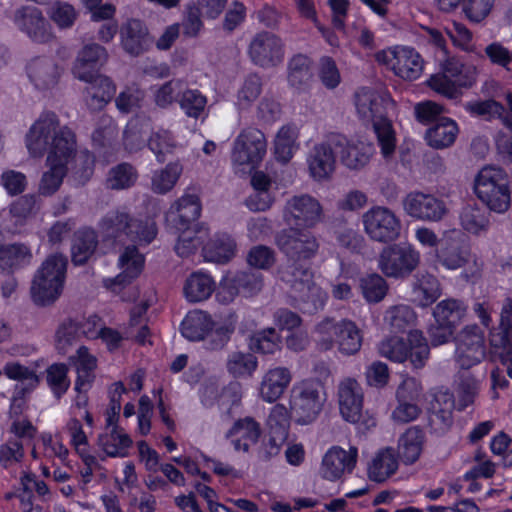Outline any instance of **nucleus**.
I'll use <instances>...</instances> for the list:
<instances>
[{
  "label": "nucleus",
  "mask_w": 512,
  "mask_h": 512,
  "mask_svg": "<svg viewBox=\"0 0 512 512\" xmlns=\"http://www.w3.org/2000/svg\"><path fill=\"white\" fill-rule=\"evenodd\" d=\"M81 335L78 322L72 319L65 320L56 331V348L65 355L71 347L77 344Z\"/></svg>",
  "instance_id": "obj_56"
},
{
  "label": "nucleus",
  "mask_w": 512,
  "mask_h": 512,
  "mask_svg": "<svg viewBox=\"0 0 512 512\" xmlns=\"http://www.w3.org/2000/svg\"><path fill=\"white\" fill-rule=\"evenodd\" d=\"M67 257L56 253L48 256L37 270L31 286V297L35 304L47 306L60 296L66 276Z\"/></svg>",
  "instance_id": "obj_2"
},
{
  "label": "nucleus",
  "mask_w": 512,
  "mask_h": 512,
  "mask_svg": "<svg viewBox=\"0 0 512 512\" xmlns=\"http://www.w3.org/2000/svg\"><path fill=\"white\" fill-rule=\"evenodd\" d=\"M297 130H278L274 139V154L278 161L288 163L299 148Z\"/></svg>",
  "instance_id": "obj_51"
},
{
  "label": "nucleus",
  "mask_w": 512,
  "mask_h": 512,
  "mask_svg": "<svg viewBox=\"0 0 512 512\" xmlns=\"http://www.w3.org/2000/svg\"><path fill=\"white\" fill-rule=\"evenodd\" d=\"M337 397L339 411L345 421L357 425L362 432L376 425L375 419L363 412V390L356 379H342L338 384Z\"/></svg>",
  "instance_id": "obj_8"
},
{
  "label": "nucleus",
  "mask_w": 512,
  "mask_h": 512,
  "mask_svg": "<svg viewBox=\"0 0 512 512\" xmlns=\"http://www.w3.org/2000/svg\"><path fill=\"white\" fill-rule=\"evenodd\" d=\"M278 249L288 261L305 262L314 258L320 244L317 237L308 229L288 227L282 229L275 238Z\"/></svg>",
  "instance_id": "obj_9"
},
{
  "label": "nucleus",
  "mask_w": 512,
  "mask_h": 512,
  "mask_svg": "<svg viewBox=\"0 0 512 512\" xmlns=\"http://www.w3.org/2000/svg\"><path fill=\"white\" fill-rule=\"evenodd\" d=\"M216 283L207 273L196 271L185 281L183 292L187 301L197 303L207 300L215 291Z\"/></svg>",
  "instance_id": "obj_33"
},
{
  "label": "nucleus",
  "mask_w": 512,
  "mask_h": 512,
  "mask_svg": "<svg viewBox=\"0 0 512 512\" xmlns=\"http://www.w3.org/2000/svg\"><path fill=\"white\" fill-rule=\"evenodd\" d=\"M137 178V170L131 164L123 162L109 170L105 184L110 190H124L132 187Z\"/></svg>",
  "instance_id": "obj_47"
},
{
  "label": "nucleus",
  "mask_w": 512,
  "mask_h": 512,
  "mask_svg": "<svg viewBox=\"0 0 512 512\" xmlns=\"http://www.w3.org/2000/svg\"><path fill=\"white\" fill-rule=\"evenodd\" d=\"M456 341V361L460 368L468 370L485 358V335L479 326H465L458 334Z\"/></svg>",
  "instance_id": "obj_14"
},
{
  "label": "nucleus",
  "mask_w": 512,
  "mask_h": 512,
  "mask_svg": "<svg viewBox=\"0 0 512 512\" xmlns=\"http://www.w3.org/2000/svg\"><path fill=\"white\" fill-rule=\"evenodd\" d=\"M414 301L420 306L427 307L434 303L441 295L439 280L428 272H419L415 275L413 283Z\"/></svg>",
  "instance_id": "obj_39"
},
{
  "label": "nucleus",
  "mask_w": 512,
  "mask_h": 512,
  "mask_svg": "<svg viewBox=\"0 0 512 512\" xmlns=\"http://www.w3.org/2000/svg\"><path fill=\"white\" fill-rule=\"evenodd\" d=\"M357 461V448L351 447L345 451L339 447L331 448L324 456L321 466L323 478L335 481L345 472H351Z\"/></svg>",
  "instance_id": "obj_21"
},
{
  "label": "nucleus",
  "mask_w": 512,
  "mask_h": 512,
  "mask_svg": "<svg viewBox=\"0 0 512 512\" xmlns=\"http://www.w3.org/2000/svg\"><path fill=\"white\" fill-rule=\"evenodd\" d=\"M291 379V373L286 367H275L268 370L261 381L260 396L266 402H275L282 396Z\"/></svg>",
  "instance_id": "obj_28"
},
{
  "label": "nucleus",
  "mask_w": 512,
  "mask_h": 512,
  "mask_svg": "<svg viewBox=\"0 0 512 512\" xmlns=\"http://www.w3.org/2000/svg\"><path fill=\"white\" fill-rule=\"evenodd\" d=\"M249 347L254 352L274 354L281 349V337L274 328H266L250 337Z\"/></svg>",
  "instance_id": "obj_50"
},
{
  "label": "nucleus",
  "mask_w": 512,
  "mask_h": 512,
  "mask_svg": "<svg viewBox=\"0 0 512 512\" xmlns=\"http://www.w3.org/2000/svg\"><path fill=\"white\" fill-rule=\"evenodd\" d=\"M424 439V432L419 426H411L401 435L398 443V455L405 464H413L419 459Z\"/></svg>",
  "instance_id": "obj_38"
},
{
  "label": "nucleus",
  "mask_w": 512,
  "mask_h": 512,
  "mask_svg": "<svg viewBox=\"0 0 512 512\" xmlns=\"http://www.w3.org/2000/svg\"><path fill=\"white\" fill-rule=\"evenodd\" d=\"M26 70L30 81L39 90H48L55 87L61 75V70L56 62L46 57L32 59Z\"/></svg>",
  "instance_id": "obj_23"
},
{
  "label": "nucleus",
  "mask_w": 512,
  "mask_h": 512,
  "mask_svg": "<svg viewBox=\"0 0 512 512\" xmlns=\"http://www.w3.org/2000/svg\"><path fill=\"white\" fill-rule=\"evenodd\" d=\"M47 164L49 170L43 174L39 190L43 195H52L59 189L67 173V166L60 164V162Z\"/></svg>",
  "instance_id": "obj_61"
},
{
  "label": "nucleus",
  "mask_w": 512,
  "mask_h": 512,
  "mask_svg": "<svg viewBox=\"0 0 512 512\" xmlns=\"http://www.w3.org/2000/svg\"><path fill=\"white\" fill-rule=\"evenodd\" d=\"M31 260V249L23 243L0 246V270L3 272H14L28 266Z\"/></svg>",
  "instance_id": "obj_35"
},
{
  "label": "nucleus",
  "mask_w": 512,
  "mask_h": 512,
  "mask_svg": "<svg viewBox=\"0 0 512 512\" xmlns=\"http://www.w3.org/2000/svg\"><path fill=\"white\" fill-rule=\"evenodd\" d=\"M111 427L110 432L99 435L98 445L109 457L127 456V449L132 445L131 438L117 425Z\"/></svg>",
  "instance_id": "obj_44"
},
{
  "label": "nucleus",
  "mask_w": 512,
  "mask_h": 512,
  "mask_svg": "<svg viewBox=\"0 0 512 512\" xmlns=\"http://www.w3.org/2000/svg\"><path fill=\"white\" fill-rule=\"evenodd\" d=\"M415 115L418 121L425 126L433 125L432 128H445L453 126L456 122L451 118L442 115V107L434 102L427 101L415 106Z\"/></svg>",
  "instance_id": "obj_46"
},
{
  "label": "nucleus",
  "mask_w": 512,
  "mask_h": 512,
  "mask_svg": "<svg viewBox=\"0 0 512 512\" xmlns=\"http://www.w3.org/2000/svg\"><path fill=\"white\" fill-rule=\"evenodd\" d=\"M70 362L76 367L77 379L75 389L79 393L87 391L94 381V370L97 367V359L91 355L85 346H80L76 354L69 357Z\"/></svg>",
  "instance_id": "obj_30"
},
{
  "label": "nucleus",
  "mask_w": 512,
  "mask_h": 512,
  "mask_svg": "<svg viewBox=\"0 0 512 512\" xmlns=\"http://www.w3.org/2000/svg\"><path fill=\"white\" fill-rule=\"evenodd\" d=\"M460 223L467 232L479 234L488 229L489 214L476 205H466L460 213Z\"/></svg>",
  "instance_id": "obj_49"
},
{
  "label": "nucleus",
  "mask_w": 512,
  "mask_h": 512,
  "mask_svg": "<svg viewBox=\"0 0 512 512\" xmlns=\"http://www.w3.org/2000/svg\"><path fill=\"white\" fill-rule=\"evenodd\" d=\"M278 276L290 288V294L301 292L313 280V272L305 262L288 261L278 268Z\"/></svg>",
  "instance_id": "obj_32"
},
{
  "label": "nucleus",
  "mask_w": 512,
  "mask_h": 512,
  "mask_svg": "<svg viewBox=\"0 0 512 512\" xmlns=\"http://www.w3.org/2000/svg\"><path fill=\"white\" fill-rule=\"evenodd\" d=\"M68 368L63 363H55L47 369V383L57 399H60L69 388Z\"/></svg>",
  "instance_id": "obj_63"
},
{
  "label": "nucleus",
  "mask_w": 512,
  "mask_h": 512,
  "mask_svg": "<svg viewBox=\"0 0 512 512\" xmlns=\"http://www.w3.org/2000/svg\"><path fill=\"white\" fill-rule=\"evenodd\" d=\"M236 252V242L227 233H217L202 248L206 261L224 264L230 261Z\"/></svg>",
  "instance_id": "obj_31"
},
{
  "label": "nucleus",
  "mask_w": 512,
  "mask_h": 512,
  "mask_svg": "<svg viewBox=\"0 0 512 512\" xmlns=\"http://www.w3.org/2000/svg\"><path fill=\"white\" fill-rule=\"evenodd\" d=\"M326 402L324 386L320 381L306 379L296 384L291 391L290 413L298 425H310L321 414Z\"/></svg>",
  "instance_id": "obj_4"
},
{
  "label": "nucleus",
  "mask_w": 512,
  "mask_h": 512,
  "mask_svg": "<svg viewBox=\"0 0 512 512\" xmlns=\"http://www.w3.org/2000/svg\"><path fill=\"white\" fill-rule=\"evenodd\" d=\"M182 166L179 163H169L160 171L155 172L152 177V190L158 194H165L176 184Z\"/></svg>",
  "instance_id": "obj_55"
},
{
  "label": "nucleus",
  "mask_w": 512,
  "mask_h": 512,
  "mask_svg": "<svg viewBox=\"0 0 512 512\" xmlns=\"http://www.w3.org/2000/svg\"><path fill=\"white\" fill-rule=\"evenodd\" d=\"M258 365L257 358L251 353L234 351L228 355L226 368L234 377L251 376Z\"/></svg>",
  "instance_id": "obj_53"
},
{
  "label": "nucleus",
  "mask_w": 512,
  "mask_h": 512,
  "mask_svg": "<svg viewBox=\"0 0 512 512\" xmlns=\"http://www.w3.org/2000/svg\"><path fill=\"white\" fill-rule=\"evenodd\" d=\"M266 148L267 143L262 130H243L236 138L231 153L234 173L250 174L262 162Z\"/></svg>",
  "instance_id": "obj_6"
},
{
  "label": "nucleus",
  "mask_w": 512,
  "mask_h": 512,
  "mask_svg": "<svg viewBox=\"0 0 512 512\" xmlns=\"http://www.w3.org/2000/svg\"><path fill=\"white\" fill-rule=\"evenodd\" d=\"M121 42L124 50L132 56L145 52L150 44L148 29L143 21L131 18L120 28Z\"/></svg>",
  "instance_id": "obj_22"
},
{
  "label": "nucleus",
  "mask_w": 512,
  "mask_h": 512,
  "mask_svg": "<svg viewBox=\"0 0 512 512\" xmlns=\"http://www.w3.org/2000/svg\"><path fill=\"white\" fill-rule=\"evenodd\" d=\"M290 297L293 300V305L300 311L314 314L324 307L327 294L312 280L304 286L301 292H294L290 294Z\"/></svg>",
  "instance_id": "obj_37"
},
{
  "label": "nucleus",
  "mask_w": 512,
  "mask_h": 512,
  "mask_svg": "<svg viewBox=\"0 0 512 512\" xmlns=\"http://www.w3.org/2000/svg\"><path fill=\"white\" fill-rule=\"evenodd\" d=\"M316 330L322 335L333 334L339 351L344 355H354L361 349L362 332L351 320L342 319L335 322L331 318H326L316 326Z\"/></svg>",
  "instance_id": "obj_16"
},
{
  "label": "nucleus",
  "mask_w": 512,
  "mask_h": 512,
  "mask_svg": "<svg viewBox=\"0 0 512 512\" xmlns=\"http://www.w3.org/2000/svg\"><path fill=\"white\" fill-rule=\"evenodd\" d=\"M474 192L494 212L504 213L511 205L508 175L500 167H483L475 177Z\"/></svg>",
  "instance_id": "obj_3"
},
{
  "label": "nucleus",
  "mask_w": 512,
  "mask_h": 512,
  "mask_svg": "<svg viewBox=\"0 0 512 512\" xmlns=\"http://www.w3.org/2000/svg\"><path fill=\"white\" fill-rule=\"evenodd\" d=\"M179 104L188 117L198 119L204 114L207 99L198 90L187 89L182 92Z\"/></svg>",
  "instance_id": "obj_60"
},
{
  "label": "nucleus",
  "mask_w": 512,
  "mask_h": 512,
  "mask_svg": "<svg viewBox=\"0 0 512 512\" xmlns=\"http://www.w3.org/2000/svg\"><path fill=\"white\" fill-rule=\"evenodd\" d=\"M420 264V253L409 244H393L382 249L378 267L389 278L405 279Z\"/></svg>",
  "instance_id": "obj_10"
},
{
  "label": "nucleus",
  "mask_w": 512,
  "mask_h": 512,
  "mask_svg": "<svg viewBox=\"0 0 512 512\" xmlns=\"http://www.w3.org/2000/svg\"><path fill=\"white\" fill-rule=\"evenodd\" d=\"M107 59L108 53L103 46L96 43L85 45L78 53L72 72L79 80H90L98 74Z\"/></svg>",
  "instance_id": "obj_20"
},
{
  "label": "nucleus",
  "mask_w": 512,
  "mask_h": 512,
  "mask_svg": "<svg viewBox=\"0 0 512 512\" xmlns=\"http://www.w3.org/2000/svg\"><path fill=\"white\" fill-rule=\"evenodd\" d=\"M408 346L403 338L392 336L383 340L378 350L381 356L402 363L408 359Z\"/></svg>",
  "instance_id": "obj_62"
},
{
  "label": "nucleus",
  "mask_w": 512,
  "mask_h": 512,
  "mask_svg": "<svg viewBox=\"0 0 512 512\" xmlns=\"http://www.w3.org/2000/svg\"><path fill=\"white\" fill-rule=\"evenodd\" d=\"M214 322L211 316L202 310L190 311L181 323L182 335L190 341H200L212 331Z\"/></svg>",
  "instance_id": "obj_36"
},
{
  "label": "nucleus",
  "mask_w": 512,
  "mask_h": 512,
  "mask_svg": "<svg viewBox=\"0 0 512 512\" xmlns=\"http://www.w3.org/2000/svg\"><path fill=\"white\" fill-rule=\"evenodd\" d=\"M364 232L374 242L396 241L402 229L400 218L386 206H373L362 214Z\"/></svg>",
  "instance_id": "obj_12"
},
{
  "label": "nucleus",
  "mask_w": 512,
  "mask_h": 512,
  "mask_svg": "<svg viewBox=\"0 0 512 512\" xmlns=\"http://www.w3.org/2000/svg\"><path fill=\"white\" fill-rule=\"evenodd\" d=\"M398 469V460L394 449L384 448L373 458L368 468L369 479L374 482H383L392 476Z\"/></svg>",
  "instance_id": "obj_41"
},
{
  "label": "nucleus",
  "mask_w": 512,
  "mask_h": 512,
  "mask_svg": "<svg viewBox=\"0 0 512 512\" xmlns=\"http://www.w3.org/2000/svg\"><path fill=\"white\" fill-rule=\"evenodd\" d=\"M75 151L76 141L72 130H57V132H53L50 141L47 163L60 162V164L67 166Z\"/></svg>",
  "instance_id": "obj_34"
},
{
  "label": "nucleus",
  "mask_w": 512,
  "mask_h": 512,
  "mask_svg": "<svg viewBox=\"0 0 512 512\" xmlns=\"http://www.w3.org/2000/svg\"><path fill=\"white\" fill-rule=\"evenodd\" d=\"M408 359L414 369H421L425 366L430 349L426 338L420 330H410L408 334Z\"/></svg>",
  "instance_id": "obj_48"
},
{
  "label": "nucleus",
  "mask_w": 512,
  "mask_h": 512,
  "mask_svg": "<svg viewBox=\"0 0 512 512\" xmlns=\"http://www.w3.org/2000/svg\"><path fill=\"white\" fill-rule=\"evenodd\" d=\"M438 261L448 269L465 267V277L476 278L480 276L482 263L471 254L468 248L462 246L454 239H445L441 249L437 252Z\"/></svg>",
  "instance_id": "obj_18"
},
{
  "label": "nucleus",
  "mask_w": 512,
  "mask_h": 512,
  "mask_svg": "<svg viewBox=\"0 0 512 512\" xmlns=\"http://www.w3.org/2000/svg\"><path fill=\"white\" fill-rule=\"evenodd\" d=\"M235 435H239V438L243 439L250 445L256 444L261 435L260 425L251 417L239 419L226 433V438H231Z\"/></svg>",
  "instance_id": "obj_58"
},
{
  "label": "nucleus",
  "mask_w": 512,
  "mask_h": 512,
  "mask_svg": "<svg viewBox=\"0 0 512 512\" xmlns=\"http://www.w3.org/2000/svg\"><path fill=\"white\" fill-rule=\"evenodd\" d=\"M282 217L289 227L311 229L322 221L324 210L317 198L303 193L286 200Z\"/></svg>",
  "instance_id": "obj_11"
},
{
  "label": "nucleus",
  "mask_w": 512,
  "mask_h": 512,
  "mask_svg": "<svg viewBox=\"0 0 512 512\" xmlns=\"http://www.w3.org/2000/svg\"><path fill=\"white\" fill-rule=\"evenodd\" d=\"M291 419L290 409L288 410L283 404H276L271 409L267 419L270 432V453H278L279 446L287 439Z\"/></svg>",
  "instance_id": "obj_27"
},
{
  "label": "nucleus",
  "mask_w": 512,
  "mask_h": 512,
  "mask_svg": "<svg viewBox=\"0 0 512 512\" xmlns=\"http://www.w3.org/2000/svg\"><path fill=\"white\" fill-rule=\"evenodd\" d=\"M313 73L308 57L298 54L288 63V82L297 91H305L310 86Z\"/></svg>",
  "instance_id": "obj_45"
},
{
  "label": "nucleus",
  "mask_w": 512,
  "mask_h": 512,
  "mask_svg": "<svg viewBox=\"0 0 512 512\" xmlns=\"http://www.w3.org/2000/svg\"><path fill=\"white\" fill-rule=\"evenodd\" d=\"M15 26L33 42L44 44L54 39L52 27L42 11L33 5H25L14 11Z\"/></svg>",
  "instance_id": "obj_17"
},
{
  "label": "nucleus",
  "mask_w": 512,
  "mask_h": 512,
  "mask_svg": "<svg viewBox=\"0 0 512 512\" xmlns=\"http://www.w3.org/2000/svg\"><path fill=\"white\" fill-rule=\"evenodd\" d=\"M490 345L492 353L497 356L502 364L512 361V341L509 337V331L499 328L490 333Z\"/></svg>",
  "instance_id": "obj_64"
},
{
  "label": "nucleus",
  "mask_w": 512,
  "mask_h": 512,
  "mask_svg": "<svg viewBox=\"0 0 512 512\" xmlns=\"http://www.w3.org/2000/svg\"><path fill=\"white\" fill-rule=\"evenodd\" d=\"M392 54L394 58L392 67L396 75L406 80H415L420 77L424 61L415 49L396 47Z\"/></svg>",
  "instance_id": "obj_26"
},
{
  "label": "nucleus",
  "mask_w": 512,
  "mask_h": 512,
  "mask_svg": "<svg viewBox=\"0 0 512 512\" xmlns=\"http://www.w3.org/2000/svg\"><path fill=\"white\" fill-rule=\"evenodd\" d=\"M354 104L363 125H372V128H392L390 112L394 110L395 102L387 92L362 87L354 94Z\"/></svg>",
  "instance_id": "obj_5"
},
{
  "label": "nucleus",
  "mask_w": 512,
  "mask_h": 512,
  "mask_svg": "<svg viewBox=\"0 0 512 512\" xmlns=\"http://www.w3.org/2000/svg\"><path fill=\"white\" fill-rule=\"evenodd\" d=\"M144 257L139 253L136 244L127 246L119 257L121 273L111 279L113 286H125L138 277L143 269Z\"/></svg>",
  "instance_id": "obj_29"
},
{
  "label": "nucleus",
  "mask_w": 512,
  "mask_h": 512,
  "mask_svg": "<svg viewBox=\"0 0 512 512\" xmlns=\"http://www.w3.org/2000/svg\"><path fill=\"white\" fill-rule=\"evenodd\" d=\"M201 214L200 199L196 194H185L170 208L167 219L177 230H185L196 221Z\"/></svg>",
  "instance_id": "obj_24"
},
{
  "label": "nucleus",
  "mask_w": 512,
  "mask_h": 512,
  "mask_svg": "<svg viewBox=\"0 0 512 512\" xmlns=\"http://www.w3.org/2000/svg\"><path fill=\"white\" fill-rule=\"evenodd\" d=\"M340 149L342 163L351 170L364 168L374 153L373 145L363 141L350 143L347 140V144Z\"/></svg>",
  "instance_id": "obj_40"
},
{
  "label": "nucleus",
  "mask_w": 512,
  "mask_h": 512,
  "mask_svg": "<svg viewBox=\"0 0 512 512\" xmlns=\"http://www.w3.org/2000/svg\"><path fill=\"white\" fill-rule=\"evenodd\" d=\"M232 282L237 285L241 293L251 296L262 290L263 275L250 269L239 271L232 277Z\"/></svg>",
  "instance_id": "obj_59"
},
{
  "label": "nucleus",
  "mask_w": 512,
  "mask_h": 512,
  "mask_svg": "<svg viewBox=\"0 0 512 512\" xmlns=\"http://www.w3.org/2000/svg\"><path fill=\"white\" fill-rule=\"evenodd\" d=\"M360 288L365 300L369 303H378L384 299L388 292L386 280L379 274H368L360 279Z\"/></svg>",
  "instance_id": "obj_54"
},
{
  "label": "nucleus",
  "mask_w": 512,
  "mask_h": 512,
  "mask_svg": "<svg viewBox=\"0 0 512 512\" xmlns=\"http://www.w3.org/2000/svg\"><path fill=\"white\" fill-rule=\"evenodd\" d=\"M347 138L338 132L328 134L326 141L310 151L307 162L311 177L316 181L328 180L335 171L336 159L332 148H342Z\"/></svg>",
  "instance_id": "obj_13"
},
{
  "label": "nucleus",
  "mask_w": 512,
  "mask_h": 512,
  "mask_svg": "<svg viewBox=\"0 0 512 512\" xmlns=\"http://www.w3.org/2000/svg\"><path fill=\"white\" fill-rule=\"evenodd\" d=\"M248 53L254 64L273 67L283 60V43L273 33L260 32L250 42Z\"/></svg>",
  "instance_id": "obj_19"
},
{
  "label": "nucleus",
  "mask_w": 512,
  "mask_h": 512,
  "mask_svg": "<svg viewBox=\"0 0 512 512\" xmlns=\"http://www.w3.org/2000/svg\"><path fill=\"white\" fill-rule=\"evenodd\" d=\"M181 231L182 233L178 237V241L175 245V251L180 257L186 258L194 254L203 244L206 231H192L189 228Z\"/></svg>",
  "instance_id": "obj_57"
},
{
  "label": "nucleus",
  "mask_w": 512,
  "mask_h": 512,
  "mask_svg": "<svg viewBox=\"0 0 512 512\" xmlns=\"http://www.w3.org/2000/svg\"><path fill=\"white\" fill-rule=\"evenodd\" d=\"M475 81L474 67H465L456 58L447 57L442 64V72L432 75L428 80V85L448 99H456L461 95L460 88L471 87Z\"/></svg>",
  "instance_id": "obj_7"
},
{
  "label": "nucleus",
  "mask_w": 512,
  "mask_h": 512,
  "mask_svg": "<svg viewBox=\"0 0 512 512\" xmlns=\"http://www.w3.org/2000/svg\"><path fill=\"white\" fill-rule=\"evenodd\" d=\"M99 229L105 239L118 243L130 241L138 245H148L157 235V227L153 221L138 219L125 207L107 212L99 222Z\"/></svg>",
  "instance_id": "obj_1"
},
{
  "label": "nucleus",
  "mask_w": 512,
  "mask_h": 512,
  "mask_svg": "<svg viewBox=\"0 0 512 512\" xmlns=\"http://www.w3.org/2000/svg\"><path fill=\"white\" fill-rule=\"evenodd\" d=\"M87 83L84 90V99L91 110H101L113 98L116 86L112 80L104 75H93L90 80H83Z\"/></svg>",
  "instance_id": "obj_25"
},
{
  "label": "nucleus",
  "mask_w": 512,
  "mask_h": 512,
  "mask_svg": "<svg viewBox=\"0 0 512 512\" xmlns=\"http://www.w3.org/2000/svg\"><path fill=\"white\" fill-rule=\"evenodd\" d=\"M466 308L455 299H446L439 302L433 309L434 320L447 323L457 327L461 319L464 317Z\"/></svg>",
  "instance_id": "obj_52"
},
{
  "label": "nucleus",
  "mask_w": 512,
  "mask_h": 512,
  "mask_svg": "<svg viewBox=\"0 0 512 512\" xmlns=\"http://www.w3.org/2000/svg\"><path fill=\"white\" fill-rule=\"evenodd\" d=\"M402 205L404 212L408 216L423 222L441 221L448 212L447 206L442 199L422 191L408 193L404 197Z\"/></svg>",
  "instance_id": "obj_15"
},
{
  "label": "nucleus",
  "mask_w": 512,
  "mask_h": 512,
  "mask_svg": "<svg viewBox=\"0 0 512 512\" xmlns=\"http://www.w3.org/2000/svg\"><path fill=\"white\" fill-rule=\"evenodd\" d=\"M98 246V236L93 229L83 228L75 232L72 244V261L83 265L93 255Z\"/></svg>",
  "instance_id": "obj_42"
},
{
  "label": "nucleus",
  "mask_w": 512,
  "mask_h": 512,
  "mask_svg": "<svg viewBox=\"0 0 512 512\" xmlns=\"http://www.w3.org/2000/svg\"><path fill=\"white\" fill-rule=\"evenodd\" d=\"M383 320L391 332L403 333L415 325L417 316L411 306L397 304L387 308Z\"/></svg>",
  "instance_id": "obj_43"
}]
</instances>
